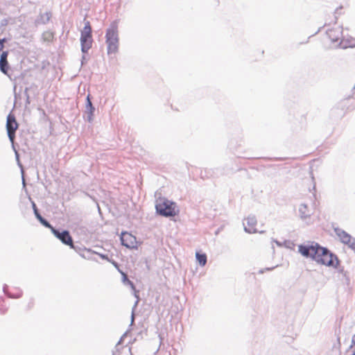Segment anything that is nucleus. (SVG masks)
<instances>
[{
	"instance_id": "nucleus-37",
	"label": "nucleus",
	"mask_w": 355,
	"mask_h": 355,
	"mask_svg": "<svg viewBox=\"0 0 355 355\" xmlns=\"http://www.w3.org/2000/svg\"><path fill=\"white\" fill-rule=\"evenodd\" d=\"M354 352H355V349H354Z\"/></svg>"
},
{
	"instance_id": "nucleus-32",
	"label": "nucleus",
	"mask_w": 355,
	"mask_h": 355,
	"mask_svg": "<svg viewBox=\"0 0 355 355\" xmlns=\"http://www.w3.org/2000/svg\"><path fill=\"white\" fill-rule=\"evenodd\" d=\"M85 56L83 55L82 58V64H83V62L85 61Z\"/></svg>"
},
{
	"instance_id": "nucleus-25",
	"label": "nucleus",
	"mask_w": 355,
	"mask_h": 355,
	"mask_svg": "<svg viewBox=\"0 0 355 355\" xmlns=\"http://www.w3.org/2000/svg\"><path fill=\"white\" fill-rule=\"evenodd\" d=\"M353 345H355V334L352 336V345H350V348H352Z\"/></svg>"
},
{
	"instance_id": "nucleus-34",
	"label": "nucleus",
	"mask_w": 355,
	"mask_h": 355,
	"mask_svg": "<svg viewBox=\"0 0 355 355\" xmlns=\"http://www.w3.org/2000/svg\"><path fill=\"white\" fill-rule=\"evenodd\" d=\"M137 303H138V300H137V301H136V302H135V306H134V308H133V309H135V308L137 306Z\"/></svg>"
},
{
	"instance_id": "nucleus-31",
	"label": "nucleus",
	"mask_w": 355,
	"mask_h": 355,
	"mask_svg": "<svg viewBox=\"0 0 355 355\" xmlns=\"http://www.w3.org/2000/svg\"><path fill=\"white\" fill-rule=\"evenodd\" d=\"M3 49V45L0 42V51H1Z\"/></svg>"
},
{
	"instance_id": "nucleus-9",
	"label": "nucleus",
	"mask_w": 355,
	"mask_h": 355,
	"mask_svg": "<svg viewBox=\"0 0 355 355\" xmlns=\"http://www.w3.org/2000/svg\"><path fill=\"white\" fill-rule=\"evenodd\" d=\"M246 225L243 223L244 230L245 232L249 234H253L257 232L255 227L257 225V218L254 216H249L246 219Z\"/></svg>"
},
{
	"instance_id": "nucleus-26",
	"label": "nucleus",
	"mask_w": 355,
	"mask_h": 355,
	"mask_svg": "<svg viewBox=\"0 0 355 355\" xmlns=\"http://www.w3.org/2000/svg\"><path fill=\"white\" fill-rule=\"evenodd\" d=\"M134 320H135V313H134V310H132V315H131V324H133Z\"/></svg>"
},
{
	"instance_id": "nucleus-1",
	"label": "nucleus",
	"mask_w": 355,
	"mask_h": 355,
	"mask_svg": "<svg viewBox=\"0 0 355 355\" xmlns=\"http://www.w3.org/2000/svg\"><path fill=\"white\" fill-rule=\"evenodd\" d=\"M298 251L302 256L311 258L320 264L336 268L339 263L336 255L332 254L327 248H323L315 242L300 245Z\"/></svg>"
},
{
	"instance_id": "nucleus-30",
	"label": "nucleus",
	"mask_w": 355,
	"mask_h": 355,
	"mask_svg": "<svg viewBox=\"0 0 355 355\" xmlns=\"http://www.w3.org/2000/svg\"><path fill=\"white\" fill-rule=\"evenodd\" d=\"M112 263L114 264V266L115 267H116V268L118 267V263H117L116 261H112Z\"/></svg>"
},
{
	"instance_id": "nucleus-14",
	"label": "nucleus",
	"mask_w": 355,
	"mask_h": 355,
	"mask_svg": "<svg viewBox=\"0 0 355 355\" xmlns=\"http://www.w3.org/2000/svg\"><path fill=\"white\" fill-rule=\"evenodd\" d=\"M299 212L300 217L303 219L309 218L311 214V211L309 209L307 205L305 204H301L300 205Z\"/></svg>"
},
{
	"instance_id": "nucleus-3",
	"label": "nucleus",
	"mask_w": 355,
	"mask_h": 355,
	"mask_svg": "<svg viewBox=\"0 0 355 355\" xmlns=\"http://www.w3.org/2000/svg\"><path fill=\"white\" fill-rule=\"evenodd\" d=\"M156 211L158 214L165 216L171 217L178 214L179 210L177 209L175 202L163 198L157 201L155 205Z\"/></svg>"
},
{
	"instance_id": "nucleus-15",
	"label": "nucleus",
	"mask_w": 355,
	"mask_h": 355,
	"mask_svg": "<svg viewBox=\"0 0 355 355\" xmlns=\"http://www.w3.org/2000/svg\"><path fill=\"white\" fill-rule=\"evenodd\" d=\"M35 216L36 218L45 227H51V225L44 218H43L39 213V211L35 210Z\"/></svg>"
},
{
	"instance_id": "nucleus-28",
	"label": "nucleus",
	"mask_w": 355,
	"mask_h": 355,
	"mask_svg": "<svg viewBox=\"0 0 355 355\" xmlns=\"http://www.w3.org/2000/svg\"><path fill=\"white\" fill-rule=\"evenodd\" d=\"M7 41V40L6 38H3L1 40H0V42H1V44L4 46V43Z\"/></svg>"
},
{
	"instance_id": "nucleus-13",
	"label": "nucleus",
	"mask_w": 355,
	"mask_h": 355,
	"mask_svg": "<svg viewBox=\"0 0 355 355\" xmlns=\"http://www.w3.org/2000/svg\"><path fill=\"white\" fill-rule=\"evenodd\" d=\"M51 14L50 12H44L41 14L35 20L36 24H46L51 19Z\"/></svg>"
},
{
	"instance_id": "nucleus-29",
	"label": "nucleus",
	"mask_w": 355,
	"mask_h": 355,
	"mask_svg": "<svg viewBox=\"0 0 355 355\" xmlns=\"http://www.w3.org/2000/svg\"><path fill=\"white\" fill-rule=\"evenodd\" d=\"M274 242H275L278 246H282V243H280L279 241L275 240L274 241Z\"/></svg>"
},
{
	"instance_id": "nucleus-33",
	"label": "nucleus",
	"mask_w": 355,
	"mask_h": 355,
	"mask_svg": "<svg viewBox=\"0 0 355 355\" xmlns=\"http://www.w3.org/2000/svg\"><path fill=\"white\" fill-rule=\"evenodd\" d=\"M274 268H266L265 270H272Z\"/></svg>"
},
{
	"instance_id": "nucleus-19",
	"label": "nucleus",
	"mask_w": 355,
	"mask_h": 355,
	"mask_svg": "<svg viewBox=\"0 0 355 355\" xmlns=\"http://www.w3.org/2000/svg\"><path fill=\"white\" fill-rule=\"evenodd\" d=\"M122 339H123V337L121 338V339L119 340V341L117 343V344L116 345L115 347H114V350L112 351V355H120V352H119V345H121V342H122Z\"/></svg>"
},
{
	"instance_id": "nucleus-23",
	"label": "nucleus",
	"mask_w": 355,
	"mask_h": 355,
	"mask_svg": "<svg viewBox=\"0 0 355 355\" xmlns=\"http://www.w3.org/2000/svg\"><path fill=\"white\" fill-rule=\"evenodd\" d=\"M12 148H13V149H14V150H15V157H16V159H17V161L18 162V164H19V166H20V167H22L21 164H20V163H19V153H18V152L16 150V149H15V146H14V143L12 144Z\"/></svg>"
},
{
	"instance_id": "nucleus-20",
	"label": "nucleus",
	"mask_w": 355,
	"mask_h": 355,
	"mask_svg": "<svg viewBox=\"0 0 355 355\" xmlns=\"http://www.w3.org/2000/svg\"><path fill=\"white\" fill-rule=\"evenodd\" d=\"M85 32H92V27L90 26V23L89 21H85V26L83 29L81 31V33H85Z\"/></svg>"
},
{
	"instance_id": "nucleus-4",
	"label": "nucleus",
	"mask_w": 355,
	"mask_h": 355,
	"mask_svg": "<svg viewBox=\"0 0 355 355\" xmlns=\"http://www.w3.org/2000/svg\"><path fill=\"white\" fill-rule=\"evenodd\" d=\"M334 230L340 242L347 245L349 248L355 251V238L339 227H335Z\"/></svg>"
},
{
	"instance_id": "nucleus-5",
	"label": "nucleus",
	"mask_w": 355,
	"mask_h": 355,
	"mask_svg": "<svg viewBox=\"0 0 355 355\" xmlns=\"http://www.w3.org/2000/svg\"><path fill=\"white\" fill-rule=\"evenodd\" d=\"M53 235L62 241V243L69 245L71 248H73V243L72 237L69 232L67 230H62L60 232L59 230L54 228L52 225L49 227Z\"/></svg>"
},
{
	"instance_id": "nucleus-17",
	"label": "nucleus",
	"mask_w": 355,
	"mask_h": 355,
	"mask_svg": "<svg viewBox=\"0 0 355 355\" xmlns=\"http://www.w3.org/2000/svg\"><path fill=\"white\" fill-rule=\"evenodd\" d=\"M7 288H8V286H7L6 284H5V285L3 286V291L4 293H5V294H6V295H8V296L9 297H10V298H18V297H19L21 295V293H18V294H17V295H12V294H10V293H8L7 292Z\"/></svg>"
},
{
	"instance_id": "nucleus-18",
	"label": "nucleus",
	"mask_w": 355,
	"mask_h": 355,
	"mask_svg": "<svg viewBox=\"0 0 355 355\" xmlns=\"http://www.w3.org/2000/svg\"><path fill=\"white\" fill-rule=\"evenodd\" d=\"M121 274L123 275V283L125 284L130 285L131 287L132 288H135L134 284H133V283L130 280L128 279V276L125 273H123L122 272H121Z\"/></svg>"
},
{
	"instance_id": "nucleus-35",
	"label": "nucleus",
	"mask_w": 355,
	"mask_h": 355,
	"mask_svg": "<svg viewBox=\"0 0 355 355\" xmlns=\"http://www.w3.org/2000/svg\"><path fill=\"white\" fill-rule=\"evenodd\" d=\"M259 272H260V273H263V270H261L259 271Z\"/></svg>"
},
{
	"instance_id": "nucleus-22",
	"label": "nucleus",
	"mask_w": 355,
	"mask_h": 355,
	"mask_svg": "<svg viewBox=\"0 0 355 355\" xmlns=\"http://www.w3.org/2000/svg\"><path fill=\"white\" fill-rule=\"evenodd\" d=\"M343 44V41H341L340 42V46L342 47V48H347V47H352V46H355V43H349V44Z\"/></svg>"
},
{
	"instance_id": "nucleus-16",
	"label": "nucleus",
	"mask_w": 355,
	"mask_h": 355,
	"mask_svg": "<svg viewBox=\"0 0 355 355\" xmlns=\"http://www.w3.org/2000/svg\"><path fill=\"white\" fill-rule=\"evenodd\" d=\"M196 257L197 261H198L200 266H204L207 263V255L205 254H201L199 252H196Z\"/></svg>"
},
{
	"instance_id": "nucleus-2",
	"label": "nucleus",
	"mask_w": 355,
	"mask_h": 355,
	"mask_svg": "<svg viewBox=\"0 0 355 355\" xmlns=\"http://www.w3.org/2000/svg\"><path fill=\"white\" fill-rule=\"evenodd\" d=\"M107 54L116 53L119 49V32L116 21L111 24L105 34Z\"/></svg>"
},
{
	"instance_id": "nucleus-10",
	"label": "nucleus",
	"mask_w": 355,
	"mask_h": 355,
	"mask_svg": "<svg viewBox=\"0 0 355 355\" xmlns=\"http://www.w3.org/2000/svg\"><path fill=\"white\" fill-rule=\"evenodd\" d=\"M8 53L3 51L0 55V71L5 75L10 78L8 74L9 64L7 60Z\"/></svg>"
},
{
	"instance_id": "nucleus-36",
	"label": "nucleus",
	"mask_w": 355,
	"mask_h": 355,
	"mask_svg": "<svg viewBox=\"0 0 355 355\" xmlns=\"http://www.w3.org/2000/svg\"><path fill=\"white\" fill-rule=\"evenodd\" d=\"M354 89H355V85H354Z\"/></svg>"
},
{
	"instance_id": "nucleus-11",
	"label": "nucleus",
	"mask_w": 355,
	"mask_h": 355,
	"mask_svg": "<svg viewBox=\"0 0 355 355\" xmlns=\"http://www.w3.org/2000/svg\"><path fill=\"white\" fill-rule=\"evenodd\" d=\"M327 35L332 42H338L343 35L341 28L337 27L327 31Z\"/></svg>"
},
{
	"instance_id": "nucleus-24",
	"label": "nucleus",
	"mask_w": 355,
	"mask_h": 355,
	"mask_svg": "<svg viewBox=\"0 0 355 355\" xmlns=\"http://www.w3.org/2000/svg\"><path fill=\"white\" fill-rule=\"evenodd\" d=\"M103 259H105L110 261L108 256L107 254H98Z\"/></svg>"
},
{
	"instance_id": "nucleus-7",
	"label": "nucleus",
	"mask_w": 355,
	"mask_h": 355,
	"mask_svg": "<svg viewBox=\"0 0 355 355\" xmlns=\"http://www.w3.org/2000/svg\"><path fill=\"white\" fill-rule=\"evenodd\" d=\"M92 32H85L80 33L81 51L86 53L91 49L92 44Z\"/></svg>"
},
{
	"instance_id": "nucleus-12",
	"label": "nucleus",
	"mask_w": 355,
	"mask_h": 355,
	"mask_svg": "<svg viewBox=\"0 0 355 355\" xmlns=\"http://www.w3.org/2000/svg\"><path fill=\"white\" fill-rule=\"evenodd\" d=\"M94 111H95V107L93 106L92 103L91 101L90 95L88 94L86 98L85 114H86L87 120L89 122H92L93 121V116H94Z\"/></svg>"
},
{
	"instance_id": "nucleus-6",
	"label": "nucleus",
	"mask_w": 355,
	"mask_h": 355,
	"mask_svg": "<svg viewBox=\"0 0 355 355\" xmlns=\"http://www.w3.org/2000/svg\"><path fill=\"white\" fill-rule=\"evenodd\" d=\"M18 128V123L13 114H10L7 117L6 130L9 140L12 144L14 143L15 138V131Z\"/></svg>"
},
{
	"instance_id": "nucleus-27",
	"label": "nucleus",
	"mask_w": 355,
	"mask_h": 355,
	"mask_svg": "<svg viewBox=\"0 0 355 355\" xmlns=\"http://www.w3.org/2000/svg\"><path fill=\"white\" fill-rule=\"evenodd\" d=\"M32 207H33V209L34 212H35V210L38 211L37 206L34 202H32Z\"/></svg>"
},
{
	"instance_id": "nucleus-21",
	"label": "nucleus",
	"mask_w": 355,
	"mask_h": 355,
	"mask_svg": "<svg viewBox=\"0 0 355 355\" xmlns=\"http://www.w3.org/2000/svg\"><path fill=\"white\" fill-rule=\"evenodd\" d=\"M44 39L45 40H50L51 38H52V34L51 33H49V32H46V33H44L43 35H42Z\"/></svg>"
},
{
	"instance_id": "nucleus-8",
	"label": "nucleus",
	"mask_w": 355,
	"mask_h": 355,
	"mask_svg": "<svg viewBox=\"0 0 355 355\" xmlns=\"http://www.w3.org/2000/svg\"><path fill=\"white\" fill-rule=\"evenodd\" d=\"M121 244L128 248L133 249L137 248V239L135 236L128 232H122L121 237Z\"/></svg>"
}]
</instances>
